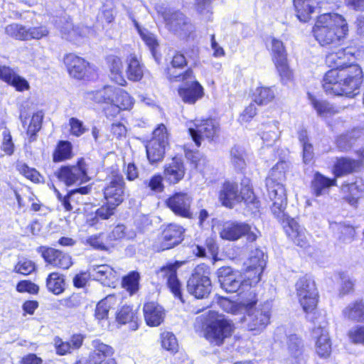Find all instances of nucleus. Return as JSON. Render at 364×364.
<instances>
[{
    "label": "nucleus",
    "instance_id": "obj_17",
    "mask_svg": "<svg viewBox=\"0 0 364 364\" xmlns=\"http://www.w3.org/2000/svg\"><path fill=\"white\" fill-rule=\"evenodd\" d=\"M283 223V228L294 244L301 247L309 245V238L305 228L301 227L294 218H291L286 213L285 218H277Z\"/></svg>",
    "mask_w": 364,
    "mask_h": 364
},
{
    "label": "nucleus",
    "instance_id": "obj_26",
    "mask_svg": "<svg viewBox=\"0 0 364 364\" xmlns=\"http://www.w3.org/2000/svg\"><path fill=\"white\" fill-rule=\"evenodd\" d=\"M42 256L46 262L50 265L67 269L71 264V257L61 251L52 247L46 248L42 252Z\"/></svg>",
    "mask_w": 364,
    "mask_h": 364
},
{
    "label": "nucleus",
    "instance_id": "obj_64",
    "mask_svg": "<svg viewBox=\"0 0 364 364\" xmlns=\"http://www.w3.org/2000/svg\"><path fill=\"white\" fill-rule=\"evenodd\" d=\"M350 341L356 344L364 345V326H355L348 332Z\"/></svg>",
    "mask_w": 364,
    "mask_h": 364
},
{
    "label": "nucleus",
    "instance_id": "obj_34",
    "mask_svg": "<svg viewBox=\"0 0 364 364\" xmlns=\"http://www.w3.org/2000/svg\"><path fill=\"white\" fill-rule=\"evenodd\" d=\"M107 63L112 80L121 86L126 85L127 81L122 74L123 64L121 58L117 55H110L107 58Z\"/></svg>",
    "mask_w": 364,
    "mask_h": 364
},
{
    "label": "nucleus",
    "instance_id": "obj_42",
    "mask_svg": "<svg viewBox=\"0 0 364 364\" xmlns=\"http://www.w3.org/2000/svg\"><path fill=\"white\" fill-rule=\"evenodd\" d=\"M343 314L350 320L364 321V303L360 301L350 304L343 309Z\"/></svg>",
    "mask_w": 364,
    "mask_h": 364
},
{
    "label": "nucleus",
    "instance_id": "obj_21",
    "mask_svg": "<svg viewBox=\"0 0 364 364\" xmlns=\"http://www.w3.org/2000/svg\"><path fill=\"white\" fill-rule=\"evenodd\" d=\"M183 263V262L176 261L173 263L167 264L160 269L161 275L166 278L168 286L174 296L179 299L182 302L184 301L181 294V284L177 278L176 272Z\"/></svg>",
    "mask_w": 364,
    "mask_h": 364
},
{
    "label": "nucleus",
    "instance_id": "obj_51",
    "mask_svg": "<svg viewBox=\"0 0 364 364\" xmlns=\"http://www.w3.org/2000/svg\"><path fill=\"white\" fill-rule=\"evenodd\" d=\"M118 90V88H116L112 86H105L102 90H100L95 93V100L98 102H104L108 105L114 102L115 95Z\"/></svg>",
    "mask_w": 364,
    "mask_h": 364
},
{
    "label": "nucleus",
    "instance_id": "obj_1",
    "mask_svg": "<svg viewBox=\"0 0 364 364\" xmlns=\"http://www.w3.org/2000/svg\"><path fill=\"white\" fill-rule=\"evenodd\" d=\"M351 49L346 48L329 53L326 57V65L332 68L326 73L322 86L327 95L353 97L363 82L361 68L353 63Z\"/></svg>",
    "mask_w": 364,
    "mask_h": 364
},
{
    "label": "nucleus",
    "instance_id": "obj_37",
    "mask_svg": "<svg viewBox=\"0 0 364 364\" xmlns=\"http://www.w3.org/2000/svg\"><path fill=\"white\" fill-rule=\"evenodd\" d=\"M127 15L129 18L132 20L134 23V27L137 30L141 38L145 43V44L149 47L152 54H154V50L156 47H158L159 43L156 40V38L154 34L149 32L147 29L144 28H141L139 23L134 18L133 13L130 11H127Z\"/></svg>",
    "mask_w": 364,
    "mask_h": 364
},
{
    "label": "nucleus",
    "instance_id": "obj_5",
    "mask_svg": "<svg viewBox=\"0 0 364 364\" xmlns=\"http://www.w3.org/2000/svg\"><path fill=\"white\" fill-rule=\"evenodd\" d=\"M242 306L248 309V312L243 320L247 323L249 331L259 333L264 330L269 323L270 306L269 304H264L259 308L252 309L257 303V296L253 291H250L249 296L244 297Z\"/></svg>",
    "mask_w": 364,
    "mask_h": 364
},
{
    "label": "nucleus",
    "instance_id": "obj_11",
    "mask_svg": "<svg viewBox=\"0 0 364 364\" xmlns=\"http://www.w3.org/2000/svg\"><path fill=\"white\" fill-rule=\"evenodd\" d=\"M296 294L303 310L312 312L317 304V290L313 281L306 277L300 278L296 283Z\"/></svg>",
    "mask_w": 364,
    "mask_h": 364
},
{
    "label": "nucleus",
    "instance_id": "obj_44",
    "mask_svg": "<svg viewBox=\"0 0 364 364\" xmlns=\"http://www.w3.org/2000/svg\"><path fill=\"white\" fill-rule=\"evenodd\" d=\"M65 282L62 275L57 272L50 273L46 279V287L49 291L58 295L64 291Z\"/></svg>",
    "mask_w": 364,
    "mask_h": 364
},
{
    "label": "nucleus",
    "instance_id": "obj_59",
    "mask_svg": "<svg viewBox=\"0 0 364 364\" xmlns=\"http://www.w3.org/2000/svg\"><path fill=\"white\" fill-rule=\"evenodd\" d=\"M28 41L40 40L49 34L48 28L43 25L38 26L27 27Z\"/></svg>",
    "mask_w": 364,
    "mask_h": 364
},
{
    "label": "nucleus",
    "instance_id": "obj_13",
    "mask_svg": "<svg viewBox=\"0 0 364 364\" xmlns=\"http://www.w3.org/2000/svg\"><path fill=\"white\" fill-rule=\"evenodd\" d=\"M218 281L221 288L228 293H235L240 291V294L247 291L243 283V276L230 267H223L218 270Z\"/></svg>",
    "mask_w": 364,
    "mask_h": 364
},
{
    "label": "nucleus",
    "instance_id": "obj_4",
    "mask_svg": "<svg viewBox=\"0 0 364 364\" xmlns=\"http://www.w3.org/2000/svg\"><path fill=\"white\" fill-rule=\"evenodd\" d=\"M206 326L205 336L211 343L221 345L225 338L229 337L232 332V325L223 315L218 312L208 310L203 314L205 316Z\"/></svg>",
    "mask_w": 364,
    "mask_h": 364
},
{
    "label": "nucleus",
    "instance_id": "obj_38",
    "mask_svg": "<svg viewBox=\"0 0 364 364\" xmlns=\"http://www.w3.org/2000/svg\"><path fill=\"white\" fill-rule=\"evenodd\" d=\"M63 36L69 41H77L79 37H88L92 34L93 31L87 26L74 27L71 22L67 21L65 26L61 28Z\"/></svg>",
    "mask_w": 364,
    "mask_h": 364
},
{
    "label": "nucleus",
    "instance_id": "obj_7",
    "mask_svg": "<svg viewBox=\"0 0 364 364\" xmlns=\"http://www.w3.org/2000/svg\"><path fill=\"white\" fill-rule=\"evenodd\" d=\"M212 289L210 270L202 264L196 267L187 282V290L197 299H203L209 295Z\"/></svg>",
    "mask_w": 364,
    "mask_h": 364
},
{
    "label": "nucleus",
    "instance_id": "obj_61",
    "mask_svg": "<svg viewBox=\"0 0 364 364\" xmlns=\"http://www.w3.org/2000/svg\"><path fill=\"white\" fill-rule=\"evenodd\" d=\"M341 284L339 288V294L344 296L353 291L354 281L349 276L342 272L339 274Z\"/></svg>",
    "mask_w": 364,
    "mask_h": 364
},
{
    "label": "nucleus",
    "instance_id": "obj_63",
    "mask_svg": "<svg viewBox=\"0 0 364 364\" xmlns=\"http://www.w3.org/2000/svg\"><path fill=\"white\" fill-rule=\"evenodd\" d=\"M35 264L28 259L19 261L14 267V271L23 275L30 274L35 270Z\"/></svg>",
    "mask_w": 364,
    "mask_h": 364
},
{
    "label": "nucleus",
    "instance_id": "obj_45",
    "mask_svg": "<svg viewBox=\"0 0 364 364\" xmlns=\"http://www.w3.org/2000/svg\"><path fill=\"white\" fill-rule=\"evenodd\" d=\"M43 118V114L42 112H37L32 116L26 130V134L30 142L36 140V134L41 128Z\"/></svg>",
    "mask_w": 364,
    "mask_h": 364
},
{
    "label": "nucleus",
    "instance_id": "obj_56",
    "mask_svg": "<svg viewBox=\"0 0 364 364\" xmlns=\"http://www.w3.org/2000/svg\"><path fill=\"white\" fill-rule=\"evenodd\" d=\"M162 347L171 353L178 350V344L175 335L171 332H164L161 334Z\"/></svg>",
    "mask_w": 364,
    "mask_h": 364
},
{
    "label": "nucleus",
    "instance_id": "obj_55",
    "mask_svg": "<svg viewBox=\"0 0 364 364\" xmlns=\"http://www.w3.org/2000/svg\"><path fill=\"white\" fill-rule=\"evenodd\" d=\"M90 191V188L88 186L80 187L79 188H76L74 190H71L68 193V194L64 196L63 201L61 202L65 210L67 211H71L73 210V207L71 205V201H73L75 199V196L77 193L85 195L89 193Z\"/></svg>",
    "mask_w": 364,
    "mask_h": 364
},
{
    "label": "nucleus",
    "instance_id": "obj_40",
    "mask_svg": "<svg viewBox=\"0 0 364 364\" xmlns=\"http://www.w3.org/2000/svg\"><path fill=\"white\" fill-rule=\"evenodd\" d=\"M117 321L122 324L129 323L130 328H138V318L135 311L129 306H123L117 314Z\"/></svg>",
    "mask_w": 364,
    "mask_h": 364
},
{
    "label": "nucleus",
    "instance_id": "obj_15",
    "mask_svg": "<svg viewBox=\"0 0 364 364\" xmlns=\"http://www.w3.org/2000/svg\"><path fill=\"white\" fill-rule=\"evenodd\" d=\"M244 235L250 242L255 241L257 237L251 227L245 223H226L220 231V237L229 241L237 240Z\"/></svg>",
    "mask_w": 364,
    "mask_h": 364
},
{
    "label": "nucleus",
    "instance_id": "obj_31",
    "mask_svg": "<svg viewBox=\"0 0 364 364\" xmlns=\"http://www.w3.org/2000/svg\"><path fill=\"white\" fill-rule=\"evenodd\" d=\"M246 265L249 268H253L254 277H250L253 283H258L261 279V274L266 265L264 252L258 249L252 251L250 254Z\"/></svg>",
    "mask_w": 364,
    "mask_h": 364
},
{
    "label": "nucleus",
    "instance_id": "obj_2",
    "mask_svg": "<svg viewBox=\"0 0 364 364\" xmlns=\"http://www.w3.org/2000/svg\"><path fill=\"white\" fill-rule=\"evenodd\" d=\"M348 32L346 19L337 14H323L318 16L313 28L316 40L322 46L336 45Z\"/></svg>",
    "mask_w": 364,
    "mask_h": 364
},
{
    "label": "nucleus",
    "instance_id": "obj_16",
    "mask_svg": "<svg viewBox=\"0 0 364 364\" xmlns=\"http://www.w3.org/2000/svg\"><path fill=\"white\" fill-rule=\"evenodd\" d=\"M283 223V228L294 244L301 247L309 245V238L305 228L301 227L294 218H291L286 213L285 218H277Z\"/></svg>",
    "mask_w": 364,
    "mask_h": 364
},
{
    "label": "nucleus",
    "instance_id": "obj_36",
    "mask_svg": "<svg viewBox=\"0 0 364 364\" xmlns=\"http://www.w3.org/2000/svg\"><path fill=\"white\" fill-rule=\"evenodd\" d=\"M363 136V131L360 129H353L350 132L341 134L336 139V146L342 151L350 150L355 141Z\"/></svg>",
    "mask_w": 364,
    "mask_h": 364
},
{
    "label": "nucleus",
    "instance_id": "obj_32",
    "mask_svg": "<svg viewBox=\"0 0 364 364\" xmlns=\"http://www.w3.org/2000/svg\"><path fill=\"white\" fill-rule=\"evenodd\" d=\"M335 186H336V178L331 179L319 172H316L314 173L311 183V190L313 195L319 197L327 193L330 187Z\"/></svg>",
    "mask_w": 364,
    "mask_h": 364
},
{
    "label": "nucleus",
    "instance_id": "obj_29",
    "mask_svg": "<svg viewBox=\"0 0 364 364\" xmlns=\"http://www.w3.org/2000/svg\"><path fill=\"white\" fill-rule=\"evenodd\" d=\"M0 79L14 86L18 91H23L29 88L28 81L17 75L10 67L0 66Z\"/></svg>",
    "mask_w": 364,
    "mask_h": 364
},
{
    "label": "nucleus",
    "instance_id": "obj_24",
    "mask_svg": "<svg viewBox=\"0 0 364 364\" xmlns=\"http://www.w3.org/2000/svg\"><path fill=\"white\" fill-rule=\"evenodd\" d=\"M63 62L72 77L82 79L85 76L89 63L85 59L73 53H68L64 56Z\"/></svg>",
    "mask_w": 364,
    "mask_h": 364
},
{
    "label": "nucleus",
    "instance_id": "obj_23",
    "mask_svg": "<svg viewBox=\"0 0 364 364\" xmlns=\"http://www.w3.org/2000/svg\"><path fill=\"white\" fill-rule=\"evenodd\" d=\"M315 339V350L321 358H327L331 353V342L328 331L323 327H316L313 330Z\"/></svg>",
    "mask_w": 364,
    "mask_h": 364
},
{
    "label": "nucleus",
    "instance_id": "obj_48",
    "mask_svg": "<svg viewBox=\"0 0 364 364\" xmlns=\"http://www.w3.org/2000/svg\"><path fill=\"white\" fill-rule=\"evenodd\" d=\"M246 154L240 146H235L230 150V161L236 169L242 170L246 166Z\"/></svg>",
    "mask_w": 364,
    "mask_h": 364
},
{
    "label": "nucleus",
    "instance_id": "obj_49",
    "mask_svg": "<svg viewBox=\"0 0 364 364\" xmlns=\"http://www.w3.org/2000/svg\"><path fill=\"white\" fill-rule=\"evenodd\" d=\"M139 273L136 271L129 272L122 279V285L130 294L136 293L139 289Z\"/></svg>",
    "mask_w": 364,
    "mask_h": 364
},
{
    "label": "nucleus",
    "instance_id": "obj_43",
    "mask_svg": "<svg viewBox=\"0 0 364 364\" xmlns=\"http://www.w3.org/2000/svg\"><path fill=\"white\" fill-rule=\"evenodd\" d=\"M136 235L135 230L133 229H127L124 225H117L112 232L107 234V239L109 243L112 241L121 240L123 238L132 240Z\"/></svg>",
    "mask_w": 364,
    "mask_h": 364
},
{
    "label": "nucleus",
    "instance_id": "obj_46",
    "mask_svg": "<svg viewBox=\"0 0 364 364\" xmlns=\"http://www.w3.org/2000/svg\"><path fill=\"white\" fill-rule=\"evenodd\" d=\"M5 33L10 37L19 41H28L27 27L19 23H11L6 26Z\"/></svg>",
    "mask_w": 364,
    "mask_h": 364
},
{
    "label": "nucleus",
    "instance_id": "obj_28",
    "mask_svg": "<svg viewBox=\"0 0 364 364\" xmlns=\"http://www.w3.org/2000/svg\"><path fill=\"white\" fill-rule=\"evenodd\" d=\"M143 311L144 319L148 326H158L164 321L165 311L159 304L148 302L144 304Z\"/></svg>",
    "mask_w": 364,
    "mask_h": 364
},
{
    "label": "nucleus",
    "instance_id": "obj_25",
    "mask_svg": "<svg viewBox=\"0 0 364 364\" xmlns=\"http://www.w3.org/2000/svg\"><path fill=\"white\" fill-rule=\"evenodd\" d=\"M297 18L299 21L306 22L316 9L323 7L321 0H294Z\"/></svg>",
    "mask_w": 364,
    "mask_h": 364
},
{
    "label": "nucleus",
    "instance_id": "obj_33",
    "mask_svg": "<svg viewBox=\"0 0 364 364\" xmlns=\"http://www.w3.org/2000/svg\"><path fill=\"white\" fill-rule=\"evenodd\" d=\"M342 191L346 194V201L351 205L356 206L358 198L364 192V180L358 178L353 183L343 185Z\"/></svg>",
    "mask_w": 364,
    "mask_h": 364
},
{
    "label": "nucleus",
    "instance_id": "obj_58",
    "mask_svg": "<svg viewBox=\"0 0 364 364\" xmlns=\"http://www.w3.org/2000/svg\"><path fill=\"white\" fill-rule=\"evenodd\" d=\"M16 168L21 174L28 179H30L33 182L40 181V173L35 168L28 166L25 163L18 162L16 164Z\"/></svg>",
    "mask_w": 364,
    "mask_h": 364
},
{
    "label": "nucleus",
    "instance_id": "obj_6",
    "mask_svg": "<svg viewBox=\"0 0 364 364\" xmlns=\"http://www.w3.org/2000/svg\"><path fill=\"white\" fill-rule=\"evenodd\" d=\"M175 77L176 81H182L178 92L183 102L194 105L204 96L203 87L196 80L191 70H188Z\"/></svg>",
    "mask_w": 364,
    "mask_h": 364
},
{
    "label": "nucleus",
    "instance_id": "obj_41",
    "mask_svg": "<svg viewBox=\"0 0 364 364\" xmlns=\"http://www.w3.org/2000/svg\"><path fill=\"white\" fill-rule=\"evenodd\" d=\"M119 301L120 297L108 295L97 304L95 309V317L99 320L106 318L109 309L114 308Z\"/></svg>",
    "mask_w": 364,
    "mask_h": 364
},
{
    "label": "nucleus",
    "instance_id": "obj_18",
    "mask_svg": "<svg viewBox=\"0 0 364 364\" xmlns=\"http://www.w3.org/2000/svg\"><path fill=\"white\" fill-rule=\"evenodd\" d=\"M124 181L121 175L113 174L104 188L105 198L108 204L118 206L124 200Z\"/></svg>",
    "mask_w": 364,
    "mask_h": 364
},
{
    "label": "nucleus",
    "instance_id": "obj_62",
    "mask_svg": "<svg viewBox=\"0 0 364 364\" xmlns=\"http://www.w3.org/2000/svg\"><path fill=\"white\" fill-rule=\"evenodd\" d=\"M144 185L151 191L156 193H161L164 189L163 177L159 174H156L149 181H144Z\"/></svg>",
    "mask_w": 364,
    "mask_h": 364
},
{
    "label": "nucleus",
    "instance_id": "obj_27",
    "mask_svg": "<svg viewBox=\"0 0 364 364\" xmlns=\"http://www.w3.org/2000/svg\"><path fill=\"white\" fill-rule=\"evenodd\" d=\"M145 67L134 53H130L126 58V75L133 82L140 81L144 74Z\"/></svg>",
    "mask_w": 364,
    "mask_h": 364
},
{
    "label": "nucleus",
    "instance_id": "obj_22",
    "mask_svg": "<svg viewBox=\"0 0 364 364\" xmlns=\"http://www.w3.org/2000/svg\"><path fill=\"white\" fill-rule=\"evenodd\" d=\"M183 228L176 224H170L163 230L160 237L161 250H168L183 240Z\"/></svg>",
    "mask_w": 364,
    "mask_h": 364
},
{
    "label": "nucleus",
    "instance_id": "obj_35",
    "mask_svg": "<svg viewBox=\"0 0 364 364\" xmlns=\"http://www.w3.org/2000/svg\"><path fill=\"white\" fill-rule=\"evenodd\" d=\"M360 165L361 161L359 160L342 157L337 159L333 167V173L336 178L341 177L356 171Z\"/></svg>",
    "mask_w": 364,
    "mask_h": 364
},
{
    "label": "nucleus",
    "instance_id": "obj_30",
    "mask_svg": "<svg viewBox=\"0 0 364 364\" xmlns=\"http://www.w3.org/2000/svg\"><path fill=\"white\" fill-rule=\"evenodd\" d=\"M164 178L172 184L178 183L185 175V168L181 159L173 158L164 168Z\"/></svg>",
    "mask_w": 364,
    "mask_h": 364
},
{
    "label": "nucleus",
    "instance_id": "obj_14",
    "mask_svg": "<svg viewBox=\"0 0 364 364\" xmlns=\"http://www.w3.org/2000/svg\"><path fill=\"white\" fill-rule=\"evenodd\" d=\"M193 124L188 127V132L197 146H200L203 139L212 141L219 130L218 124L212 119H196Z\"/></svg>",
    "mask_w": 364,
    "mask_h": 364
},
{
    "label": "nucleus",
    "instance_id": "obj_47",
    "mask_svg": "<svg viewBox=\"0 0 364 364\" xmlns=\"http://www.w3.org/2000/svg\"><path fill=\"white\" fill-rule=\"evenodd\" d=\"M72 157V144L68 141H60L53 154V161H62Z\"/></svg>",
    "mask_w": 364,
    "mask_h": 364
},
{
    "label": "nucleus",
    "instance_id": "obj_50",
    "mask_svg": "<svg viewBox=\"0 0 364 364\" xmlns=\"http://www.w3.org/2000/svg\"><path fill=\"white\" fill-rule=\"evenodd\" d=\"M274 98V93L269 87H257L254 93V102L259 105H267Z\"/></svg>",
    "mask_w": 364,
    "mask_h": 364
},
{
    "label": "nucleus",
    "instance_id": "obj_19",
    "mask_svg": "<svg viewBox=\"0 0 364 364\" xmlns=\"http://www.w3.org/2000/svg\"><path fill=\"white\" fill-rule=\"evenodd\" d=\"M192 198L186 193H176L166 200L167 206L177 215L192 218L191 205Z\"/></svg>",
    "mask_w": 364,
    "mask_h": 364
},
{
    "label": "nucleus",
    "instance_id": "obj_12",
    "mask_svg": "<svg viewBox=\"0 0 364 364\" xmlns=\"http://www.w3.org/2000/svg\"><path fill=\"white\" fill-rule=\"evenodd\" d=\"M157 11L163 17L168 29L172 32L186 36L191 31L192 25L181 12L162 7L157 8Z\"/></svg>",
    "mask_w": 364,
    "mask_h": 364
},
{
    "label": "nucleus",
    "instance_id": "obj_3",
    "mask_svg": "<svg viewBox=\"0 0 364 364\" xmlns=\"http://www.w3.org/2000/svg\"><path fill=\"white\" fill-rule=\"evenodd\" d=\"M287 168L286 162H278L272 168L269 177L266 180L267 196L273 203L272 212L277 218H285L287 196L286 189L281 181L285 178Z\"/></svg>",
    "mask_w": 364,
    "mask_h": 364
},
{
    "label": "nucleus",
    "instance_id": "obj_39",
    "mask_svg": "<svg viewBox=\"0 0 364 364\" xmlns=\"http://www.w3.org/2000/svg\"><path fill=\"white\" fill-rule=\"evenodd\" d=\"M261 130V138L267 146H272L278 139L280 132L279 130V122L272 121L262 124Z\"/></svg>",
    "mask_w": 364,
    "mask_h": 364
},
{
    "label": "nucleus",
    "instance_id": "obj_8",
    "mask_svg": "<svg viewBox=\"0 0 364 364\" xmlns=\"http://www.w3.org/2000/svg\"><path fill=\"white\" fill-rule=\"evenodd\" d=\"M219 199L224 206L231 208L235 203L242 200L245 203L252 202L254 196L251 188L248 185L239 191L236 183L225 181L220 191Z\"/></svg>",
    "mask_w": 364,
    "mask_h": 364
},
{
    "label": "nucleus",
    "instance_id": "obj_20",
    "mask_svg": "<svg viewBox=\"0 0 364 364\" xmlns=\"http://www.w3.org/2000/svg\"><path fill=\"white\" fill-rule=\"evenodd\" d=\"M88 272L91 277L104 286L114 287L119 281V274L108 264L92 265Z\"/></svg>",
    "mask_w": 364,
    "mask_h": 364
},
{
    "label": "nucleus",
    "instance_id": "obj_52",
    "mask_svg": "<svg viewBox=\"0 0 364 364\" xmlns=\"http://www.w3.org/2000/svg\"><path fill=\"white\" fill-rule=\"evenodd\" d=\"M310 100L318 114L321 117H326L337 112L335 108L326 101L317 100L311 96H310Z\"/></svg>",
    "mask_w": 364,
    "mask_h": 364
},
{
    "label": "nucleus",
    "instance_id": "obj_60",
    "mask_svg": "<svg viewBox=\"0 0 364 364\" xmlns=\"http://www.w3.org/2000/svg\"><path fill=\"white\" fill-rule=\"evenodd\" d=\"M277 69L283 82H287L292 77L291 71L287 64V58L274 60Z\"/></svg>",
    "mask_w": 364,
    "mask_h": 364
},
{
    "label": "nucleus",
    "instance_id": "obj_9",
    "mask_svg": "<svg viewBox=\"0 0 364 364\" xmlns=\"http://www.w3.org/2000/svg\"><path fill=\"white\" fill-rule=\"evenodd\" d=\"M87 171V164L84 159H81L75 166L61 167L56 176L66 186L78 185L90 179Z\"/></svg>",
    "mask_w": 364,
    "mask_h": 364
},
{
    "label": "nucleus",
    "instance_id": "obj_53",
    "mask_svg": "<svg viewBox=\"0 0 364 364\" xmlns=\"http://www.w3.org/2000/svg\"><path fill=\"white\" fill-rule=\"evenodd\" d=\"M106 236L107 234L103 232L90 235L86 239L85 243L96 250H106L109 243Z\"/></svg>",
    "mask_w": 364,
    "mask_h": 364
},
{
    "label": "nucleus",
    "instance_id": "obj_54",
    "mask_svg": "<svg viewBox=\"0 0 364 364\" xmlns=\"http://www.w3.org/2000/svg\"><path fill=\"white\" fill-rule=\"evenodd\" d=\"M113 103L119 106V108H122L124 110H127L132 107L133 100L131 96L126 91L118 88Z\"/></svg>",
    "mask_w": 364,
    "mask_h": 364
},
{
    "label": "nucleus",
    "instance_id": "obj_57",
    "mask_svg": "<svg viewBox=\"0 0 364 364\" xmlns=\"http://www.w3.org/2000/svg\"><path fill=\"white\" fill-rule=\"evenodd\" d=\"M115 6L112 0H107L102 6L100 18L105 22L110 23L115 18Z\"/></svg>",
    "mask_w": 364,
    "mask_h": 364
},
{
    "label": "nucleus",
    "instance_id": "obj_10",
    "mask_svg": "<svg viewBox=\"0 0 364 364\" xmlns=\"http://www.w3.org/2000/svg\"><path fill=\"white\" fill-rule=\"evenodd\" d=\"M168 144V136L166 127L160 124L153 132V136L146 146L147 158L151 163L161 161L164 156L165 149Z\"/></svg>",
    "mask_w": 364,
    "mask_h": 364
}]
</instances>
